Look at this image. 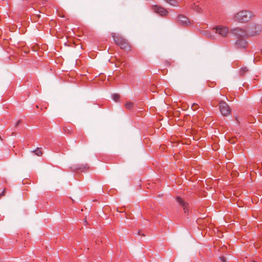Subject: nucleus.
<instances>
[{"instance_id": "nucleus-5", "label": "nucleus", "mask_w": 262, "mask_h": 262, "mask_svg": "<svg viewBox=\"0 0 262 262\" xmlns=\"http://www.w3.org/2000/svg\"><path fill=\"white\" fill-rule=\"evenodd\" d=\"M220 111L223 116H227L230 115L231 110L228 105L224 101L221 100L219 102Z\"/></svg>"}, {"instance_id": "nucleus-23", "label": "nucleus", "mask_w": 262, "mask_h": 262, "mask_svg": "<svg viewBox=\"0 0 262 262\" xmlns=\"http://www.w3.org/2000/svg\"><path fill=\"white\" fill-rule=\"evenodd\" d=\"M166 62V65H168V66H169V65H170V63H169V62H168V61H166V62Z\"/></svg>"}, {"instance_id": "nucleus-27", "label": "nucleus", "mask_w": 262, "mask_h": 262, "mask_svg": "<svg viewBox=\"0 0 262 262\" xmlns=\"http://www.w3.org/2000/svg\"><path fill=\"white\" fill-rule=\"evenodd\" d=\"M261 53H262V49H261Z\"/></svg>"}, {"instance_id": "nucleus-17", "label": "nucleus", "mask_w": 262, "mask_h": 262, "mask_svg": "<svg viewBox=\"0 0 262 262\" xmlns=\"http://www.w3.org/2000/svg\"><path fill=\"white\" fill-rule=\"evenodd\" d=\"M165 2H166L167 3H168V4H169L170 5H172V6H176L177 4V2L176 0H164Z\"/></svg>"}, {"instance_id": "nucleus-6", "label": "nucleus", "mask_w": 262, "mask_h": 262, "mask_svg": "<svg viewBox=\"0 0 262 262\" xmlns=\"http://www.w3.org/2000/svg\"><path fill=\"white\" fill-rule=\"evenodd\" d=\"M152 9L156 13L159 14L162 16H166L168 14L167 10L160 6H153Z\"/></svg>"}, {"instance_id": "nucleus-2", "label": "nucleus", "mask_w": 262, "mask_h": 262, "mask_svg": "<svg viewBox=\"0 0 262 262\" xmlns=\"http://www.w3.org/2000/svg\"><path fill=\"white\" fill-rule=\"evenodd\" d=\"M212 31L220 36L225 38L229 34V28L224 26L219 25L213 28Z\"/></svg>"}, {"instance_id": "nucleus-7", "label": "nucleus", "mask_w": 262, "mask_h": 262, "mask_svg": "<svg viewBox=\"0 0 262 262\" xmlns=\"http://www.w3.org/2000/svg\"><path fill=\"white\" fill-rule=\"evenodd\" d=\"M176 200L178 203L183 207V210L185 213H188L189 212V205L188 204L185 202L184 200L180 196H178L176 198Z\"/></svg>"}, {"instance_id": "nucleus-10", "label": "nucleus", "mask_w": 262, "mask_h": 262, "mask_svg": "<svg viewBox=\"0 0 262 262\" xmlns=\"http://www.w3.org/2000/svg\"><path fill=\"white\" fill-rule=\"evenodd\" d=\"M247 45V42L243 39H240L237 40L235 42V45L237 49H244L246 47Z\"/></svg>"}, {"instance_id": "nucleus-21", "label": "nucleus", "mask_w": 262, "mask_h": 262, "mask_svg": "<svg viewBox=\"0 0 262 262\" xmlns=\"http://www.w3.org/2000/svg\"><path fill=\"white\" fill-rule=\"evenodd\" d=\"M20 122H21V120H18V121L16 122V123H15V127H16Z\"/></svg>"}, {"instance_id": "nucleus-19", "label": "nucleus", "mask_w": 262, "mask_h": 262, "mask_svg": "<svg viewBox=\"0 0 262 262\" xmlns=\"http://www.w3.org/2000/svg\"><path fill=\"white\" fill-rule=\"evenodd\" d=\"M205 35L206 36H207V37H208L209 38H213V35L211 33L205 32Z\"/></svg>"}, {"instance_id": "nucleus-25", "label": "nucleus", "mask_w": 262, "mask_h": 262, "mask_svg": "<svg viewBox=\"0 0 262 262\" xmlns=\"http://www.w3.org/2000/svg\"><path fill=\"white\" fill-rule=\"evenodd\" d=\"M203 111H204V108H203V107H201V110H200V111H201V112H203Z\"/></svg>"}, {"instance_id": "nucleus-8", "label": "nucleus", "mask_w": 262, "mask_h": 262, "mask_svg": "<svg viewBox=\"0 0 262 262\" xmlns=\"http://www.w3.org/2000/svg\"><path fill=\"white\" fill-rule=\"evenodd\" d=\"M112 36L113 38L115 43L119 46H120L121 44H122L126 40L122 36L119 34H116L115 33H113L112 34Z\"/></svg>"}, {"instance_id": "nucleus-4", "label": "nucleus", "mask_w": 262, "mask_h": 262, "mask_svg": "<svg viewBox=\"0 0 262 262\" xmlns=\"http://www.w3.org/2000/svg\"><path fill=\"white\" fill-rule=\"evenodd\" d=\"M231 32L238 38H245L249 36L247 27L246 30L239 28H235L231 30Z\"/></svg>"}, {"instance_id": "nucleus-15", "label": "nucleus", "mask_w": 262, "mask_h": 262, "mask_svg": "<svg viewBox=\"0 0 262 262\" xmlns=\"http://www.w3.org/2000/svg\"><path fill=\"white\" fill-rule=\"evenodd\" d=\"M112 98L115 101L117 102L120 98V95L118 94H113L112 95Z\"/></svg>"}, {"instance_id": "nucleus-22", "label": "nucleus", "mask_w": 262, "mask_h": 262, "mask_svg": "<svg viewBox=\"0 0 262 262\" xmlns=\"http://www.w3.org/2000/svg\"><path fill=\"white\" fill-rule=\"evenodd\" d=\"M5 189L4 190V191L0 194V198L2 196H4L5 195Z\"/></svg>"}, {"instance_id": "nucleus-1", "label": "nucleus", "mask_w": 262, "mask_h": 262, "mask_svg": "<svg viewBox=\"0 0 262 262\" xmlns=\"http://www.w3.org/2000/svg\"><path fill=\"white\" fill-rule=\"evenodd\" d=\"M253 17V13L248 10H243L234 14L232 19L236 22L244 23Z\"/></svg>"}, {"instance_id": "nucleus-11", "label": "nucleus", "mask_w": 262, "mask_h": 262, "mask_svg": "<svg viewBox=\"0 0 262 262\" xmlns=\"http://www.w3.org/2000/svg\"><path fill=\"white\" fill-rule=\"evenodd\" d=\"M120 47L122 49L126 51H129L131 49V46L127 40H125V41L121 44Z\"/></svg>"}, {"instance_id": "nucleus-24", "label": "nucleus", "mask_w": 262, "mask_h": 262, "mask_svg": "<svg viewBox=\"0 0 262 262\" xmlns=\"http://www.w3.org/2000/svg\"><path fill=\"white\" fill-rule=\"evenodd\" d=\"M83 168H84V169H86L89 168V167H88L86 165H85V166L83 167Z\"/></svg>"}, {"instance_id": "nucleus-16", "label": "nucleus", "mask_w": 262, "mask_h": 262, "mask_svg": "<svg viewBox=\"0 0 262 262\" xmlns=\"http://www.w3.org/2000/svg\"><path fill=\"white\" fill-rule=\"evenodd\" d=\"M32 152L34 153L36 156H40L42 154V151L39 148H37L36 150L32 151Z\"/></svg>"}, {"instance_id": "nucleus-3", "label": "nucleus", "mask_w": 262, "mask_h": 262, "mask_svg": "<svg viewBox=\"0 0 262 262\" xmlns=\"http://www.w3.org/2000/svg\"><path fill=\"white\" fill-rule=\"evenodd\" d=\"M249 36H254L262 30V26L259 24H251L247 26Z\"/></svg>"}, {"instance_id": "nucleus-20", "label": "nucleus", "mask_w": 262, "mask_h": 262, "mask_svg": "<svg viewBox=\"0 0 262 262\" xmlns=\"http://www.w3.org/2000/svg\"><path fill=\"white\" fill-rule=\"evenodd\" d=\"M220 259L222 262H226V259L225 257L224 256H221Z\"/></svg>"}, {"instance_id": "nucleus-26", "label": "nucleus", "mask_w": 262, "mask_h": 262, "mask_svg": "<svg viewBox=\"0 0 262 262\" xmlns=\"http://www.w3.org/2000/svg\"><path fill=\"white\" fill-rule=\"evenodd\" d=\"M78 169H80V170H81V169H82V168H81V167H78Z\"/></svg>"}, {"instance_id": "nucleus-18", "label": "nucleus", "mask_w": 262, "mask_h": 262, "mask_svg": "<svg viewBox=\"0 0 262 262\" xmlns=\"http://www.w3.org/2000/svg\"><path fill=\"white\" fill-rule=\"evenodd\" d=\"M199 108V105L198 104L196 103H193L191 105V108L193 110V111H196V110H198V108Z\"/></svg>"}, {"instance_id": "nucleus-13", "label": "nucleus", "mask_w": 262, "mask_h": 262, "mask_svg": "<svg viewBox=\"0 0 262 262\" xmlns=\"http://www.w3.org/2000/svg\"><path fill=\"white\" fill-rule=\"evenodd\" d=\"M248 71V70L247 67H243L239 71V73L241 75L243 76L246 73H247Z\"/></svg>"}, {"instance_id": "nucleus-14", "label": "nucleus", "mask_w": 262, "mask_h": 262, "mask_svg": "<svg viewBox=\"0 0 262 262\" xmlns=\"http://www.w3.org/2000/svg\"><path fill=\"white\" fill-rule=\"evenodd\" d=\"M134 103L131 102H126L125 104V107L126 109L131 110L133 107Z\"/></svg>"}, {"instance_id": "nucleus-9", "label": "nucleus", "mask_w": 262, "mask_h": 262, "mask_svg": "<svg viewBox=\"0 0 262 262\" xmlns=\"http://www.w3.org/2000/svg\"><path fill=\"white\" fill-rule=\"evenodd\" d=\"M177 21L181 25H187L189 24L188 18L183 15H179L178 16Z\"/></svg>"}, {"instance_id": "nucleus-12", "label": "nucleus", "mask_w": 262, "mask_h": 262, "mask_svg": "<svg viewBox=\"0 0 262 262\" xmlns=\"http://www.w3.org/2000/svg\"><path fill=\"white\" fill-rule=\"evenodd\" d=\"M191 8L198 12H201V8L199 7V6L195 3L192 5Z\"/></svg>"}]
</instances>
